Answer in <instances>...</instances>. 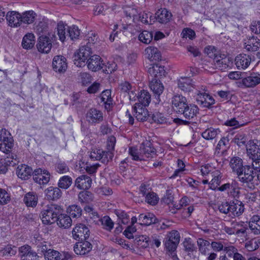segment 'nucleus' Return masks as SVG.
<instances>
[{"label":"nucleus","instance_id":"1","mask_svg":"<svg viewBox=\"0 0 260 260\" xmlns=\"http://www.w3.org/2000/svg\"><path fill=\"white\" fill-rule=\"evenodd\" d=\"M60 212H61V209L57 205H51L46 207L40 214L42 222L47 225L54 223Z\"/></svg>","mask_w":260,"mask_h":260},{"label":"nucleus","instance_id":"2","mask_svg":"<svg viewBox=\"0 0 260 260\" xmlns=\"http://www.w3.org/2000/svg\"><path fill=\"white\" fill-rule=\"evenodd\" d=\"M239 181L242 182L245 187H247L250 189H253L255 188L257 183L256 180H254L253 171L252 168L250 166H245L243 171L237 175Z\"/></svg>","mask_w":260,"mask_h":260},{"label":"nucleus","instance_id":"3","mask_svg":"<svg viewBox=\"0 0 260 260\" xmlns=\"http://www.w3.org/2000/svg\"><path fill=\"white\" fill-rule=\"evenodd\" d=\"M91 48L88 46H82L75 54L74 63L79 67L85 66L86 60L91 55Z\"/></svg>","mask_w":260,"mask_h":260},{"label":"nucleus","instance_id":"4","mask_svg":"<svg viewBox=\"0 0 260 260\" xmlns=\"http://www.w3.org/2000/svg\"><path fill=\"white\" fill-rule=\"evenodd\" d=\"M180 234L177 231L173 230L168 233L164 241L166 249L169 251H174L180 241Z\"/></svg>","mask_w":260,"mask_h":260},{"label":"nucleus","instance_id":"5","mask_svg":"<svg viewBox=\"0 0 260 260\" xmlns=\"http://www.w3.org/2000/svg\"><path fill=\"white\" fill-rule=\"evenodd\" d=\"M217 190L226 192L229 197L234 198L239 197L240 187L238 182L235 180L222 184L217 188Z\"/></svg>","mask_w":260,"mask_h":260},{"label":"nucleus","instance_id":"6","mask_svg":"<svg viewBox=\"0 0 260 260\" xmlns=\"http://www.w3.org/2000/svg\"><path fill=\"white\" fill-rule=\"evenodd\" d=\"M129 100L131 101H137L135 104H139L142 106H148L151 101V95L149 92L145 90H141L137 95L132 91L129 93Z\"/></svg>","mask_w":260,"mask_h":260},{"label":"nucleus","instance_id":"7","mask_svg":"<svg viewBox=\"0 0 260 260\" xmlns=\"http://www.w3.org/2000/svg\"><path fill=\"white\" fill-rule=\"evenodd\" d=\"M73 238L79 241L87 240L90 235L88 228L84 224H77L72 231Z\"/></svg>","mask_w":260,"mask_h":260},{"label":"nucleus","instance_id":"8","mask_svg":"<svg viewBox=\"0 0 260 260\" xmlns=\"http://www.w3.org/2000/svg\"><path fill=\"white\" fill-rule=\"evenodd\" d=\"M85 117L89 124L95 125L103 120V114L101 110L91 108L87 111Z\"/></svg>","mask_w":260,"mask_h":260},{"label":"nucleus","instance_id":"9","mask_svg":"<svg viewBox=\"0 0 260 260\" xmlns=\"http://www.w3.org/2000/svg\"><path fill=\"white\" fill-rule=\"evenodd\" d=\"M113 156V152L95 149L90 152V158L92 160H101L102 162L107 164L112 159Z\"/></svg>","mask_w":260,"mask_h":260},{"label":"nucleus","instance_id":"10","mask_svg":"<svg viewBox=\"0 0 260 260\" xmlns=\"http://www.w3.org/2000/svg\"><path fill=\"white\" fill-rule=\"evenodd\" d=\"M247 153L249 158L257 159L260 158V141L250 140L247 145Z\"/></svg>","mask_w":260,"mask_h":260},{"label":"nucleus","instance_id":"11","mask_svg":"<svg viewBox=\"0 0 260 260\" xmlns=\"http://www.w3.org/2000/svg\"><path fill=\"white\" fill-rule=\"evenodd\" d=\"M6 129L0 131V150L5 152L10 151L13 146L12 139Z\"/></svg>","mask_w":260,"mask_h":260},{"label":"nucleus","instance_id":"12","mask_svg":"<svg viewBox=\"0 0 260 260\" xmlns=\"http://www.w3.org/2000/svg\"><path fill=\"white\" fill-rule=\"evenodd\" d=\"M172 107L173 110L177 113L180 114L184 111L186 106L188 104L185 96L182 95H175L172 99Z\"/></svg>","mask_w":260,"mask_h":260},{"label":"nucleus","instance_id":"13","mask_svg":"<svg viewBox=\"0 0 260 260\" xmlns=\"http://www.w3.org/2000/svg\"><path fill=\"white\" fill-rule=\"evenodd\" d=\"M50 179V174L47 170L42 169H36L33 172V179L35 182L40 185L47 184Z\"/></svg>","mask_w":260,"mask_h":260},{"label":"nucleus","instance_id":"14","mask_svg":"<svg viewBox=\"0 0 260 260\" xmlns=\"http://www.w3.org/2000/svg\"><path fill=\"white\" fill-rule=\"evenodd\" d=\"M92 249V245L87 240L76 243L74 246L75 252L78 255H84L88 254Z\"/></svg>","mask_w":260,"mask_h":260},{"label":"nucleus","instance_id":"15","mask_svg":"<svg viewBox=\"0 0 260 260\" xmlns=\"http://www.w3.org/2000/svg\"><path fill=\"white\" fill-rule=\"evenodd\" d=\"M52 41L47 36H41L37 44V48L41 53H48L52 48Z\"/></svg>","mask_w":260,"mask_h":260},{"label":"nucleus","instance_id":"16","mask_svg":"<svg viewBox=\"0 0 260 260\" xmlns=\"http://www.w3.org/2000/svg\"><path fill=\"white\" fill-rule=\"evenodd\" d=\"M148 73L152 77V79H157L162 78L166 76V72L164 67L160 64H152L148 69Z\"/></svg>","mask_w":260,"mask_h":260},{"label":"nucleus","instance_id":"17","mask_svg":"<svg viewBox=\"0 0 260 260\" xmlns=\"http://www.w3.org/2000/svg\"><path fill=\"white\" fill-rule=\"evenodd\" d=\"M140 153L145 160V158L152 157L155 155L156 151L150 142L146 141L141 144L140 147Z\"/></svg>","mask_w":260,"mask_h":260},{"label":"nucleus","instance_id":"18","mask_svg":"<svg viewBox=\"0 0 260 260\" xmlns=\"http://www.w3.org/2000/svg\"><path fill=\"white\" fill-rule=\"evenodd\" d=\"M230 215L232 217H239L244 211V205L240 201L237 200L230 202Z\"/></svg>","mask_w":260,"mask_h":260},{"label":"nucleus","instance_id":"19","mask_svg":"<svg viewBox=\"0 0 260 260\" xmlns=\"http://www.w3.org/2000/svg\"><path fill=\"white\" fill-rule=\"evenodd\" d=\"M235 64L239 70H244L247 68L250 64L251 58L250 55L246 54H240L235 59Z\"/></svg>","mask_w":260,"mask_h":260},{"label":"nucleus","instance_id":"20","mask_svg":"<svg viewBox=\"0 0 260 260\" xmlns=\"http://www.w3.org/2000/svg\"><path fill=\"white\" fill-rule=\"evenodd\" d=\"M198 94L197 102L198 104L203 107L209 108L215 103V100L208 93L205 92L201 93L200 91H197Z\"/></svg>","mask_w":260,"mask_h":260},{"label":"nucleus","instance_id":"21","mask_svg":"<svg viewBox=\"0 0 260 260\" xmlns=\"http://www.w3.org/2000/svg\"><path fill=\"white\" fill-rule=\"evenodd\" d=\"M53 70L59 73L64 72L67 69V63L66 58L63 56H56L52 61Z\"/></svg>","mask_w":260,"mask_h":260},{"label":"nucleus","instance_id":"22","mask_svg":"<svg viewBox=\"0 0 260 260\" xmlns=\"http://www.w3.org/2000/svg\"><path fill=\"white\" fill-rule=\"evenodd\" d=\"M239 84L247 88L254 87L260 84V77L254 74H251L249 76L242 78Z\"/></svg>","mask_w":260,"mask_h":260},{"label":"nucleus","instance_id":"23","mask_svg":"<svg viewBox=\"0 0 260 260\" xmlns=\"http://www.w3.org/2000/svg\"><path fill=\"white\" fill-rule=\"evenodd\" d=\"M146 106H142L139 104H135L133 109L135 112V116L138 121H146L149 118V113Z\"/></svg>","mask_w":260,"mask_h":260},{"label":"nucleus","instance_id":"24","mask_svg":"<svg viewBox=\"0 0 260 260\" xmlns=\"http://www.w3.org/2000/svg\"><path fill=\"white\" fill-rule=\"evenodd\" d=\"M101 59V58L99 55H94L91 56L87 60L88 68L93 72H96L101 69L104 68V64L102 63Z\"/></svg>","mask_w":260,"mask_h":260},{"label":"nucleus","instance_id":"25","mask_svg":"<svg viewBox=\"0 0 260 260\" xmlns=\"http://www.w3.org/2000/svg\"><path fill=\"white\" fill-rule=\"evenodd\" d=\"M177 83L178 88L184 92H189L195 88V86L193 84L192 80L189 78H181L178 80Z\"/></svg>","mask_w":260,"mask_h":260},{"label":"nucleus","instance_id":"26","mask_svg":"<svg viewBox=\"0 0 260 260\" xmlns=\"http://www.w3.org/2000/svg\"><path fill=\"white\" fill-rule=\"evenodd\" d=\"M221 178L222 174L220 171L216 169L208 177V179L211 180L209 182L210 188L212 190H217L219 187Z\"/></svg>","mask_w":260,"mask_h":260},{"label":"nucleus","instance_id":"27","mask_svg":"<svg viewBox=\"0 0 260 260\" xmlns=\"http://www.w3.org/2000/svg\"><path fill=\"white\" fill-rule=\"evenodd\" d=\"M9 25L11 27H18L21 24V14L16 11L9 12L6 16Z\"/></svg>","mask_w":260,"mask_h":260},{"label":"nucleus","instance_id":"28","mask_svg":"<svg viewBox=\"0 0 260 260\" xmlns=\"http://www.w3.org/2000/svg\"><path fill=\"white\" fill-rule=\"evenodd\" d=\"M92 184V179L87 175H81L75 180V186L79 189H87Z\"/></svg>","mask_w":260,"mask_h":260},{"label":"nucleus","instance_id":"29","mask_svg":"<svg viewBox=\"0 0 260 260\" xmlns=\"http://www.w3.org/2000/svg\"><path fill=\"white\" fill-rule=\"evenodd\" d=\"M16 174L21 179L27 180L33 174L32 169L26 165H21L17 167Z\"/></svg>","mask_w":260,"mask_h":260},{"label":"nucleus","instance_id":"30","mask_svg":"<svg viewBox=\"0 0 260 260\" xmlns=\"http://www.w3.org/2000/svg\"><path fill=\"white\" fill-rule=\"evenodd\" d=\"M230 167L233 172L237 175L243 171L244 167L243 164L242 159L239 157L235 156L232 157L230 161Z\"/></svg>","mask_w":260,"mask_h":260},{"label":"nucleus","instance_id":"31","mask_svg":"<svg viewBox=\"0 0 260 260\" xmlns=\"http://www.w3.org/2000/svg\"><path fill=\"white\" fill-rule=\"evenodd\" d=\"M172 16L171 13L165 8L159 9L155 13L156 19L160 23H168Z\"/></svg>","mask_w":260,"mask_h":260},{"label":"nucleus","instance_id":"32","mask_svg":"<svg viewBox=\"0 0 260 260\" xmlns=\"http://www.w3.org/2000/svg\"><path fill=\"white\" fill-rule=\"evenodd\" d=\"M199 113L198 107L194 104H187L185 107L184 111L183 110L180 113L187 119H191L195 117Z\"/></svg>","mask_w":260,"mask_h":260},{"label":"nucleus","instance_id":"33","mask_svg":"<svg viewBox=\"0 0 260 260\" xmlns=\"http://www.w3.org/2000/svg\"><path fill=\"white\" fill-rule=\"evenodd\" d=\"M46 198L50 200H55L59 199L62 192L59 187L50 186L45 190Z\"/></svg>","mask_w":260,"mask_h":260},{"label":"nucleus","instance_id":"34","mask_svg":"<svg viewBox=\"0 0 260 260\" xmlns=\"http://www.w3.org/2000/svg\"><path fill=\"white\" fill-rule=\"evenodd\" d=\"M34 244L36 245L38 253L41 252L43 253L44 256L45 254L47 253L49 250L51 249V245L41 238H36Z\"/></svg>","mask_w":260,"mask_h":260},{"label":"nucleus","instance_id":"35","mask_svg":"<svg viewBox=\"0 0 260 260\" xmlns=\"http://www.w3.org/2000/svg\"><path fill=\"white\" fill-rule=\"evenodd\" d=\"M149 87L154 94L158 96V98L164 89L162 83L157 79H151L149 83Z\"/></svg>","mask_w":260,"mask_h":260},{"label":"nucleus","instance_id":"36","mask_svg":"<svg viewBox=\"0 0 260 260\" xmlns=\"http://www.w3.org/2000/svg\"><path fill=\"white\" fill-rule=\"evenodd\" d=\"M214 64L216 68L220 70L227 69L231 64L230 58L228 56H216L214 59Z\"/></svg>","mask_w":260,"mask_h":260},{"label":"nucleus","instance_id":"37","mask_svg":"<svg viewBox=\"0 0 260 260\" xmlns=\"http://www.w3.org/2000/svg\"><path fill=\"white\" fill-rule=\"evenodd\" d=\"M145 54L150 61H158L161 59V54L156 47L150 46L145 50Z\"/></svg>","mask_w":260,"mask_h":260},{"label":"nucleus","instance_id":"38","mask_svg":"<svg viewBox=\"0 0 260 260\" xmlns=\"http://www.w3.org/2000/svg\"><path fill=\"white\" fill-rule=\"evenodd\" d=\"M56 221L59 227L64 229L70 227L72 222L70 216L65 214H61V212L57 216Z\"/></svg>","mask_w":260,"mask_h":260},{"label":"nucleus","instance_id":"39","mask_svg":"<svg viewBox=\"0 0 260 260\" xmlns=\"http://www.w3.org/2000/svg\"><path fill=\"white\" fill-rule=\"evenodd\" d=\"M101 102L105 105V108L107 110H110L113 106V100L111 97V90L107 89L103 91L101 94Z\"/></svg>","mask_w":260,"mask_h":260},{"label":"nucleus","instance_id":"40","mask_svg":"<svg viewBox=\"0 0 260 260\" xmlns=\"http://www.w3.org/2000/svg\"><path fill=\"white\" fill-rule=\"evenodd\" d=\"M249 227L254 234H260V216L253 215L249 221Z\"/></svg>","mask_w":260,"mask_h":260},{"label":"nucleus","instance_id":"41","mask_svg":"<svg viewBox=\"0 0 260 260\" xmlns=\"http://www.w3.org/2000/svg\"><path fill=\"white\" fill-rule=\"evenodd\" d=\"M22 260H38L39 256L36 252L32 251L28 247H21Z\"/></svg>","mask_w":260,"mask_h":260},{"label":"nucleus","instance_id":"42","mask_svg":"<svg viewBox=\"0 0 260 260\" xmlns=\"http://www.w3.org/2000/svg\"><path fill=\"white\" fill-rule=\"evenodd\" d=\"M138 220L141 224L149 225L152 223H155L156 218L153 214L147 213L146 214H140Z\"/></svg>","mask_w":260,"mask_h":260},{"label":"nucleus","instance_id":"43","mask_svg":"<svg viewBox=\"0 0 260 260\" xmlns=\"http://www.w3.org/2000/svg\"><path fill=\"white\" fill-rule=\"evenodd\" d=\"M38 196L34 192H29L24 196L23 201L27 207H35L38 203Z\"/></svg>","mask_w":260,"mask_h":260},{"label":"nucleus","instance_id":"44","mask_svg":"<svg viewBox=\"0 0 260 260\" xmlns=\"http://www.w3.org/2000/svg\"><path fill=\"white\" fill-rule=\"evenodd\" d=\"M35 37L32 33L26 34L23 38L22 47L26 49L32 48L35 44Z\"/></svg>","mask_w":260,"mask_h":260},{"label":"nucleus","instance_id":"45","mask_svg":"<svg viewBox=\"0 0 260 260\" xmlns=\"http://www.w3.org/2000/svg\"><path fill=\"white\" fill-rule=\"evenodd\" d=\"M245 44V49L248 51H256L260 47V40L252 37L247 40Z\"/></svg>","mask_w":260,"mask_h":260},{"label":"nucleus","instance_id":"46","mask_svg":"<svg viewBox=\"0 0 260 260\" xmlns=\"http://www.w3.org/2000/svg\"><path fill=\"white\" fill-rule=\"evenodd\" d=\"M36 14L33 11H28L21 14V22L25 24L33 23L36 19Z\"/></svg>","mask_w":260,"mask_h":260},{"label":"nucleus","instance_id":"47","mask_svg":"<svg viewBox=\"0 0 260 260\" xmlns=\"http://www.w3.org/2000/svg\"><path fill=\"white\" fill-rule=\"evenodd\" d=\"M68 27V26L67 24H64L62 21L59 22L57 24V35L59 37V40L62 42L65 41L67 36H68L67 32Z\"/></svg>","mask_w":260,"mask_h":260},{"label":"nucleus","instance_id":"48","mask_svg":"<svg viewBox=\"0 0 260 260\" xmlns=\"http://www.w3.org/2000/svg\"><path fill=\"white\" fill-rule=\"evenodd\" d=\"M248 230L246 224L244 222L235 221V235L240 237H245L247 236V231Z\"/></svg>","mask_w":260,"mask_h":260},{"label":"nucleus","instance_id":"49","mask_svg":"<svg viewBox=\"0 0 260 260\" xmlns=\"http://www.w3.org/2000/svg\"><path fill=\"white\" fill-rule=\"evenodd\" d=\"M93 194L89 191H81L78 194V200L81 203H89L93 201Z\"/></svg>","mask_w":260,"mask_h":260},{"label":"nucleus","instance_id":"50","mask_svg":"<svg viewBox=\"0 0 260 260\" xmlns=\"http://www.w3.org/2000/svg\"><path fill=\"white\" fill-rule=\"evenodd\" d=\"M220 133L219 129L208 128L202 134V137L208 140L215 139Z\"/></svg>","mask_w":260,"mask_h":260},{"label":"nucleus","instance_id":"51","mask_svg":"<svg viewBox=\"0 0 260 260\" xmlns=\"http://www.w3.org/2000/svg\"><path fill=\"white\" fill-rule=\"evenodd\" d=\"M103 228L105 230L110 232L114 227V223L108 216H105L100 219Z\"/></svg>","mask_w":260,"mask_h":260},{"label":"nucleus","instance_id":"52","mask_svg":"<svg viewBox=\"0 0 260 260\" xmlns=\"http://www.w3.org/2000/svg\"><path fill=\"white\" fill-rule=\"evenodd\" d=\"M199 251L203 254H206L209 250L210 243L208 241L200 238L197 241Z\"/></svg>","mask_w":260,"mask_h":260},{"label":"nucleus","instance_id":"53","mask_svg":"<svg viewBox=\"0 0 260 260\" xmlns=\"http://www.w3.org/2000/svg\"><path fill=\"white\" fill-rule=\"evenodd\" d=\"M67 210L70 216L73 218H79L82 215V210L80 206L77 205L70 206Z\"/></svg>","mask_w":260,"mask_h":260},{"label":"nucleus","instance_id":"54","mask_svg":"<svg viewBox=\"0 0 260 260\" xmlns=\"http://www.w3.org/2000/svg\"><path fill=\"white\" fill-rule=\"evenodd\" d=\"M72 184V179L69 176L61 177L58 182L59 187L62 189H68Z\"/></svg>","mask_w":260,"mask_h":260},{"label":"nucleus","instance_id":"55","mask_svg":"<svg viewBox=\"0 0 260 260\" xmlns=\"http://www.w3.org/2000/svg\"><path fill=\"white\" fill-rule=\"evenodd\" d=\"M67 32L68 36L72 40L78 39L80 35V30L76 25L68 26Z\"/></svg>","mask_w":260,"mask_h":260},{"label":"nucleus","instance_id":"56","mask_svg":"<svg viewBox=\"0 0 260 260\" xmlns=\"http://www.w3.org/2000/svg\"><path fill=\"white\" fill-rule=\"evenodd\" d=\"M152 34L146 30L142 31L139 36V40L146 44H149L152 41Z\"/></svg>","mask_w":260,"mask_h":260},{"label":"nucleus","instance_id":"57","mask_svg":"<svg viewBox=\"0 0 260 260\" xmlns=\"http://www.w3.org/2000/svg\"><path fill=\"white\" fill-rule=\"evenodd\" d=\"M216 169L209 164H206L201 167L200 171L203 176L208 178L211 174Z\"/></svg>","mask_w":260,"mask_h":260},{"label":"nucleus","instance_id":"58","mask_svg":"<svg viewBox=\"0 0 260 260\" xmlns=\"http://www.w3.org/2000/svg\"><path fill=\"white\" fill-rule=\"evenodd\" d=\"M44 258L46 260H60V253L51 249L47 253L45 254Z\"/></svg>","mask_w":260,"mask_h":260},{"label":"nucleus","instance_id":"59","mask_svg":"<svg viewBox=\"0 0 260 260\" xmlns=\"http://www.w3.org/2000/svg\"><path fill=\"white\" fill-rule=\"evenodd\" d=\"M151 119L153 122L157 124H165L167 122V118L162 114L159 112L154 113L151 117Z\"/></svg>","mask_w":260,"mask_h":260},{"label":"nucleus","instance_id":"60","mask_svg":"<svg viewBox=\"0 0 260 260\" xmlns=\"http://www.w3.org/2000/svg\"><path fill=\"white\" fill-rule=\"evenodd\" d=\"M158 200L159 198L154 192H150L149 193H147L145 197V201L151 205H155L157 204Z\"/></svg>","mask_w":260,"mask_h":260},{"label":"nucleus","instance_id":"61","mask_svg":"<svg viewBox=\"0 0 260 260\" xmlns=\"http://www.w3.org/2000/svg\"><path fill=\"white\" fill-rule=\"evenodd\" d=\"M17 252V247L11 245H8L3 249L1 250V253L3 255L12 256L14 255Z\"/></svg>","mask_w":260,"mask_h":260},{"label":"nucleus","instance_id":"62","mask_svg":"<svg viewBox=\"0 0 260 260\" xmlns=\"http://www.w3.org/2000/svg\"><path fill=\"white\" fill-rule=\"evenodd\" d=\"M128 153L132 157L133 159L135 160H144V158L142 157L141 154L140 153V150H138L133 147H131L128 149Z\"/></svg>","mask_w":260,"mask_h":260},{"label":"nucleus","instance_id":"63","mask_svg":"<svg viewBox=\"0 0 260 260\" xmlns=\"http://www.w3.org/2000/svg\"><path fill=\"white\" fill-rule=\"evenodd\" d=\"M55 170L58 173L63 174L69 171V168L64 162L59 161L55 164Z\"/></svg>","mask_w":260,"mask_h":260},{"label":"nucleus","instance_id":"64","mask_svg":"<svg viewBox=\"0 0 260 260\" xmlns=\"http://www.w3.org/2000/svg\"><path fill=\"white\" fill-rule=\"evenodd\" d=\"M246 140L247 139L245 134H238L235 136L233 142L239 146H242L245 144Z\"/></svg>","mask_w":260,"mask_h":260}]
</instances>
